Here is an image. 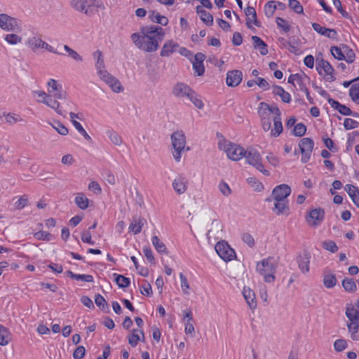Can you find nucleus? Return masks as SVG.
<instances>
[{"label":"nucleus","mask_w":359,"mask_h":359,"mask_svg":"<svg viewBox=\"0 0 359 359\" xmlns=\"http://www.w3.org/2000/svg\"><path fill=\"white\" fill-rule=\"evenodd\" d=\"M276 268L277 262L271 257L258 262L256 265L257 271L264 277V281L266 283H273L275 280Z\"/></svg>","instance_id":"39448f33"},{"label":"nucleus","mask_w":359,"mask_h":359,"mask_svg":"<svg viewBox=\"0 0 359 359\" xmlns=\"http://www.w3.org/2000/svg\"><path fill=\"white\" fill-rule=\"evenodd\" d=\"M245 13L247 17L246 25L249 28L251 27V24H253L256 26H259V22L257 19L256 11L253 7L248 6L245 9Z\"/></svg>","instance_id":"c756f323"},{"label":"nucleus","mask_w":359,"mask_h":359,"mask_svg":"<svg viewBox=\"0 0 359 359\" xmlns=\"http://www.w3.org/2000/svg\"><path fill=\"white\" fill-rule=\"evenodd\" d=\"M93 57L96 60L95 68L99 77L108 73L105 67L102 53L100 50H96L93 53Z\"/></svg>","instance_id":"4be33fe9"},{"label":"nucleus","mask_w":359,"mask_h":359,"mask_svg":"<svg viewBox=\"0 0 359 359\" xmlns=\"http://www.w3.org/2000/svg\"><path fill=\"white\" fill-rule=\"evenodd\" d=\"M344 126L346 130H351L359 126V123L352 118H346L344 121Z\"/></svg>","instance_id":"0e129e2a"},{"label":"nucleus","mask_w":359,"mask_h":359,"mask_svg":"<svg viewBox=\"0 0 359 359\" xmlns=\"http://www.w3.org/2000/svg\"><path fill=\"white\" fill-rule=\"evenodd\" d=\"M351 100L359 104V83H353L349 90Z\"/></svg>","instance_id":"8fccbe9b"},{"label":"nucleus","mask_w":359,"mask_h":359,"mask_svg":"<svg viewBox=\"0 0 359 359\" xmlns=\"http://www.w3.org/2000/svg\"><path fill=\"white\" fill-rule=\"evenodd\" d=\"M328 102L332 106V108L337 109L340 114L345 116L352 114L351 110L348 107L341 104L339 102L330 98L328 100Z\"/></svg>","instance_id":"473e14b6"},{"label":"nucleus","mask_w":359,"mask_h":359,"mask_svg":"<svg viewBox=\"0 0 359 359\" xmlns=\"http://www.w3.org/2000/svg\"><path fill=\"white\" fill-rule=\"evenodd\" d=\"M51 126L61 135L66 136L69 133V130L60 121H55L50 124Z\"/></svg>","instance_id":"de8ad7c7"},{"label":"nucleus","mask_w":359,"mask_h":359,"mask_svg":"<svg viewBox=\"0 0 359 359\" xmlns=\"http://www.w3.org/2000/svg\"><path fill=\"white\" fill-rule=\"evenodd\" d=\"M189 100L194 104L197 109H202L204 107V104L200 96L198 95L194 91L189 97Z\"/></svg>","instance_id":"3c124183"},{"label":"nucleus","mask_w":359,"mask_h":359,"mask_svg":"<svg viewBox=\"0 0 359 359\" xmlns=\"http://www.w3.org/2000/svg\"><path fill=\"white\" fill-rule=\"evenodd\" d=\"M27 45L34 52L39 49H45L50 53L58 54L57 51L51 45L42 39L41 34H36L29 37L27 41Z\"/></svg>","instance_id":"1a4fd4ad"},{"label":"nucleus","mask_w":359,"mask_h":359,"mask_svg":"<svg viewBox=\"0 0 359 359\" xmlns=\"http://www.w3.org/2000/svg\"><path fill=\"white\" fill-rule=\"evenodd\" d=\"M74 202L79 209L84 210L89 207L90 200L83 193L79 192L76 194Z\"/></svg>","instance_id":"2f4dec72"},{"label":"nucleus","mask_w":359,"mask_h":359,"mask_svg":"<svg viewBox=\"0 0 359 359\" xmlns=\"http://www.w3.org/2000/svg\"><path fill=\"white\" fill-rule=\"evenodd\" d=\"M218 149L224 152L229 159L233 161L241 160L245 154V149L227 140L223 136H220L219 138Z\"/></svg>","instance_id":"20e7f679"},{"label":"nucleus","mask_w":359,"mask_h":359,"mask_svg":"<svg viewBox=\"0 0 359 359\" xmlns=\"http://www.w3.org/2000/svg\"><path fill=\"white\" fill-rule=\"evenodd\" d=\"M266 159L267 162L272 165L273 167H278L280 163V160L278 157L274 155L272 152H268L266 156Z\"/></svg>","instance_id":"052dcab7"},{"label":"nucleus","mask_w":359,"mask_h":359,"mask_svg":"<svg viewBox=\"0 0 359 359\" xmlns=\"http://www.w3.org/2000/svg\"><path fill=\"white\" fill-rule=\"evenodd\" d=\"M149 18L153 22H156L163 26H166L168 23V19L165 16L161 15L158 13H155L154 11L151 15H149Z\"/></svg>","instance_id":"c03bdc74"},{"label":"nucleus","mask_w":359,"mask_h":359,"mask_svg":"<svg viewBox=\"0 0 359 359\" xmlns=\"http://www.w3.org/2000/svg\"><path fill=\"white\" fill-rule=\"evenodd\" d=\"M258 114L261 118L263 130L270 131L272 137H278L283 132L280 111L276 106H270L265 102H260Z\"/></svg>","instance_id":"7ed1b4c3"},{"label":"nucleus","mask_w":359,"mask_h":359,"mask_svg":"<svg viewBox=\"0 0 359 359\" xmlns=\"http://www.w3.org/2000/svg\"><path fill=\"white\" fill-rule=\"evenodd\" d=\"M194 90L187 84L179 82L172 88V93L177 98H187L191 96Z\"/></svg>","instance_id":"2eb2a0df"},{"label":"nucleus","mask_w":359,"mask_h":359,"mask_svg":"<svg viewBox=\"0 0 359 359\" xmlns=\"http://www.w3.org/2000/svg\"><path fill=\"white\" fill-rule=\"evenodd\" d=\"M243 78V73L239 70L229 71L226 74V82L227 86L235 87L238 86Z\"/></svg>","instance_id":"5701e85b"},{"label":"nucleus","mask_w":359,"mask_h":359,"mask_svg":"<svg viewBox=\"0 0 359 359\" xmlns=\"http://www.w3.org/2000/svg\"><path fill=\"white\" fill-rule=\"evenodd\" d=\"M291 194V188L290 186L285 184L276 186L271 194V198H267L266 201L270 200H279V201H288L287 197Z\"/></svg>","instance_id":"ddd939ff"},{"label":"nucleus","mask_w":359,"mask_h":359,"mask_svg":"<svg viewBox=\"0 0 359 359\" xmlns=\"http://www.w3.org/2000/svg\"><path fill=\"white\" fill-rule=\"evenodd\" d=\"M331 53L332 55L337 60H344V46L341 48H339L337 46H332L331 48Z\"/></svg>","instance_id":"6e6d98bb"},{"label":"nucleus","mask_w":359,"mask_h":359,"mask_svg":"<svg viewBox=\"0 0 359 359\" xmlns=\"http://www.w3.org/2000/svg\"><path fill=\"white\" fill-rule=\"evenodd\" d=\"M172 187L178 195H182L188 189V181L185 177H177L172 181Z\"/></svg>","instance_id":"393cba45"},{"label":"nucleus","mask_w":359,"mask_h":359,"mask_svg":"<svg viewBox=\"0 0 359 359\" xmlns=\"http://www.w3.org/2000/svg\"><path fill=\"white\" fill-rule=\"evenodd\" d=\"M29 198L27 195H22L18 198L15 203V208L17 210H22L27 205Z\"/></svg>","instance_id":"864d4df0"},{"label":"nucleus","mask_w":359,"mask_h":359,"mask_svg":"<svg viewBox=\"0 0 359 359\" xmlns=\"http://www.w3.org/2000/svg\"><path fill=\"white\" fill-rule=\"evenodd\" d=\"M114 276H116V278H115L116 283L118 285V287L124 288L129 285V284H130L129 278H126L122 275H118L116 273H114Z\"/></svg>","instance_id":"5fc2aeb1"},{"label":"nucleus","mask_w":359,"mask_h":359,"mask_svg":"<svg viewBox=\"0 0 359 359\" xmlns=\"http://www.w3.org/2000/svg\"><path fill=\"white\" fill-rule=\"evenodd\" d=\"M245 162L259 170L263 175L269 176L270 172L264 168L262 157L260 153L255 148L250 147L245 149L244 157Z\"/></svg>","instance_id":"0eeeda50"},{"label":"nucleus","mask_w":359,"mask_h":359,"mask_svg":"<svg viewBox=\"0 0 359 359\" xmlns=\"http://www.w3.org/2000/svg\"><path fill=\"white\" fill-rule=\"evenodd\" d=\"M164 36L162 27L150 25L141 27L139 32L131 34L130 39L137 48L146 53H154L158 49Z\"/></svg>","instance_id":"f03ea898"},{"label":"nucleus","mask_w":359,"mask_h":359,"mask_svg":"<svg viewBox=\"0 0 359 359\" xmlns=\"http://www.w3.org/2000/svg\"><path fill=\"white\" fill-rule=\"evenodd\" d=\"M114 93H118L123 91L124 88L120 81L110 74L109 72L100 77Z\"/></svg>","instance_id":"dca6fc26"},{"label":"nucleus","mask_w":359,"mask_h":359,"mask_svg":"<svg viewBox=\"0 0 359 359\" xmlns=\"http://www.w3.org/2000/svg\"><path fill=\"white\" fill-rule=\"evenodd\" d=\"M107 136L111 142L116 146H121L123 144V139L121 136L116 132L109 130L107 132Z\"/></svg>","instance_id":"a19ab883"},{"label":"nucleus","mask_w":359,"mask_h":359,"mask_svg":"<svg viewBox=\"0 0 359 359\" xmlns=\"http://www.w3.org/2000/svg\"><path fill=\"white\" fill-rule=\"evenodd\" d=\"M317 69L320 74H323L322 71L324 72L323 76L327 81H332L334 80V69L327 61L321 60L318 63Z\"/></svg>","instance_id":"a211bd4d"},{"label":"nucleus","mask_w":359,"mask_h":359,"mask_svg":"<svg viewBox=\"0 0 359 359\" xmlns=\"http://www.w3.org/2000/svg\"><path fill=\"white\" fill-rule=\"evenodd\" d=\"M252 40L254 48L258 49L262 55H266L268 53L266 44L259 37L253 36Z\"/></svg>","instance_id":"c9c22d12"},{"label":"nucleus","mask_w":359,"mask_h":359,"mask_svg":"<svg viewBox=\"0 0 359 359\" xmlns=\"http://www.w3.org/2000/svg\"><path fill=\"white\" fill-rule=\"evenodd\" d=\"M247 182L255 191H261L264 189V185L256 177H248L247 179Z\"/></svg>","instance_id":"49530a36"},{"label":"nucleus","mask_w":359,"mask_h":359,"mask_svg":"<svg viewBox=\"0 0 359 359\" xmlns=\"http://www.w3.org/2000/svg\"><path fill=\"white\" fill-rule=\"evenodd\" d=\"M47 87V93L43 90L34 92L36 102L45 104L58 115L65 117L67 109H72L74 105L67 92L63 89L62 85L54 79L48 81Z\"/></svg>","instance_id":"f257e3e1"},{"label":"nucleus","mask_w":359,"mask_h":359,"mask_svg":"<svg viewBox=\"0 0 359 359\" xmlns=\"http://www.w3.org/2000/svg\"><path fill=\"white\" fill-rule=\"evenodd\" d=\"M222 231L223 224L222 221L218 218L213 219L206 234L208 241L210 242L219 238L222 236Z\"/></svg>","instance_id":"f8f14e48"},{"label":"nucleus","mask_w":359,"mask_h":359,"mask_svg":"<svg viewBox=\"0 0 359 359\" xmlns=\"http://www.w3.org/2000/svg\"><path fill=\"white\" fill-rule=\"evenodd\" d=\"M342 285L347 292H353L356 290V285L351 278H344L342 281Z\"/></svg>","instance_id":"603ef678"},{"label":"nucleus","mask_w":359,"mask_h":359,"mask_svg":"<svg viewBox=\"0 0 359 359\" xmlns=\"http://www.w3.org/2000/svg\"><path fill=\"white\" fill-rule=\"evenodd\" d=\"M337 278L332 273H326L323 277V284L327 288H332L335 286Z\"/></svg>","instance_id":"a18cd8bd"},{"label":"nucleus","mask_w":359,"mask_h":359,"mask_svg":"<svg viewBox=\"0 0 359 359\" xmlns=\"http://www.w3.org/2000/svg\"><path fill=\"white\" fill-rule=\"evenodd\" d=\"M348 346L347 341L343 339H337L334 342V348L337 352H341L345 350Z\"/></svg>","instance_id":"bf43d9fd"},{"label":"nucleus","mask_w":359,"mask_h":359,"mask_svg":"<svg viewBox=\"0 0 359 359\" xmlns=\"http://www.w3.org/2000/svg\"><path fill=\"white\" fill-rule=\"evenodd\" d=\"M273 93L275 95L280 97L281 100L284 102L289 103L291 100V97H290V93L285 91L282 87L273 86Z\"/></svg>","instance_id":"4c0bfd02"},{"label":"nucleus","mask_w":359,"mask_h":359,"mask_svg":"<svg viewBox=\"0 0 359 359\" xmlns=\"http://www.w3.org/2000/svg\"><path fill=\"white\" fill-rule=\"evenodd\" d=\"M323 247L326 250H328L331 252H336L338 250V247L336 243L332 241H327L323 243Z\"/></svg>","instance_id":"338daca9"},{"label":"nucleus","mask_w":359,"mask_h":359,"mask_svg":"<svg viewBox=\"0 0 359 359\" xmlns=\"http://www.w3.org/2000/svg\"><path fill=\"white\" fill-rule=\"evenodd\" d=\"M11 334L9 330L0 325V345L1 346H6L11 341Z\"/></svg>","instance_id":"e433bc0d"},{"label":"nucleus","mask_w":359,"mask_h":359,"mask_svg":"<svg viewBox=\"0 0 359 359\" xmlns=\"http://www.w3.org/2000/svg\"><path fill=\"white\" fill-rule=\"evenodd\" d=\"M4 41L9 46H15L22 43L23 38L22 36L11 32L4 36Z\"/></svg>","instance_id":"cd10ccee"},{"label":"nucleus","mask_w":359,"mask_h":359,"mask_svg":"<svg viewBox=\"0 0 359 359\" xmlns=\"http://www.w3.org/2000/svg\"><path fill=\"white\" fill-rule=\"evenodd\" d=\"M324 215L325 212L323 209H314L309 212V216L306 217V221L309 225L312 226H317L323 220Z\"/></svg>","instance_id":"6ab92c4d"},{"label":"nucleus","mask_w":359,"mask_h":359,"mask_svg":"<svg viewBox=\"0 0 359 359\" xmlns=\"http://www.w3.org/2000/svg\"><path fill=\"white\" fill-rule=\"evenodd\" d=\"M0 29L6 32L20 30V21L7 13H0Z\"/></svg>","instance_id":"9d476101"},{"label":"nucleus","mask_w":359,"mask_h":359,"mask_svg":"<svg viewBox=\"0 0 359 359\" xmlns=\"http://www.w3.org/2000/svg\"><path fill=\"white\" fill-rule=\"evenodd\" d=\"M128 339L129 344L133 347H135L139 341H145V336L142 329H133Z\"/></svg>","instance_id":"b1692460"},{"label":"nucleus","mask_w":359,"mask_h":359,"mask_svg":"<svg viewBox=\"0 0 359 359\" xmlns=\"http://www.w3.org/2000/svg\"><path fill=\"white\" fill-rule=\"evenodd\" d=\"M269 201L273 202V208H272V211L276 215L288 216L290 215V207L288 201L270 200Z\"/></svg>","instance_id":"f3484780"},{"label":"nucleus","mask_w":359,"mask_h":359,"mask_svg":"<svg viewBox=\"0 0 359 359\" xmlns=\"http://www.w3.org/2000/svg\"><path fill=\"white\" fill-rule=\"evenodd\" d=\"M306 131V128L303 123H297L294 129L293 134L297 137L303 136Z\"/></svg>","instance_id":"69168bd1"},{"label":"nucleus","mask_w":359,"mask_h":359,"mask_svg":"<svg viewBox=\"0 0 359 359\" xmlns=\"http://www.w3.org/2000/svg\"><path fill=\"white\" fill-rule=\"evenodd\" d=\"M146 222V219L140 216L133 217L128 226L129 232L134 235L140 233Z\"/></svg>","instance_id":"412c9836"},{"label":"nucleus","mask_w":359,"mask_h":359,"mask_svg":"<svg viewBox=\"0 0 359 359\" xmlns=\"http://www.w3.org/2000/svg\"><path fill=\"white\" fill-rule=\"evenodd\" d=\"M218 189L224 197H229L232 194L231 189L224 181H221L218 184Z\"/></svg>","instance_id":"09e8293b"},{"label":"nucleus","mask_w":359,"mask_h":359,"mask_svg":"<svg viewBox=\"0 0 359 359\" xmlns=\"http://www.w3.org/2000/svg\"><path fill=\"white\" fill-rule=\"evenodd\" d=\"M215 249L219 257L224 262L231 261L236 257L234 250L224 241L217 242Z\"/></svg>","instance_id":"9b49d317"},{"label":"nucleus","mask_w":359,"mask_h":359,"mask_svg":"<svg viewBox=\"0 0 359 359\" xmlns=\"http://www.w3.org/2000/svg\"><path fill=\"white\" fill-rule=\"evenodd\" d=\"M180 279L181 283V288L184 294H189V290L190 289V286L189 284V282L187 280V278L186 276L182 273H180Z\"/></svg>","instance_id":"4d7b16f0"},{"label":"nucleus","mask_w":359,"mask_h":359,"mask_svg":"<svg viewBox=\"0 0 359 359\" xmlns=\"http://www.w3.org/2000/svg\"><path fill=\"white\" fill-rule=\"evenodd\" d=\"M344 60L348 63L353 62L355 60V53L346 46H344Z\"/></svg>","instance_id":"13d9d810"},{"label":"nucleus","mask_w":359,"mask_h":359,"mask_svg":"<svg viewBox=\"0 0 359 359\" xmlns=\"http://www.w3.org/2000/svg\"><path fill=\"white\" fill-rule=\"evenodd\" d=\"M345 190L351 198L353 203L359 207V191L358 188L352 184H346L345 186Z\"/></svg>","instance_id":"f704fd0d"},{"label":"nucleus","mask_w":359,"mask_h":359,"mask_svg":"<svg viewBox=\"0 0 359 359\" xmlns=\"http://www.w3.org/2000/svg\"><path fill=\"white\" fill-rule=\"evenodd\" d=\"M312 27L316 32L329 39H336L337 37V33L334 29L322 27L320 25L316 22L312 24Z\"/></svg>","instance_id":"a878e982"},{"label":"nucleus","mask_w":359,"mask_h":359,"mask_svg":"<svg viewBox=\"0 0 359 359\" xmlns=\"http://www.w3.org/2000/svg\"><path fill=\"white\" fill-rule=\"evenodd\" d=\"M70 5L75 11L91 16L94 14V8L99 7L97 0H71Z\"/></svg>","instance_id":"6e6552de"},{"label":"nucleus","mask_w":359,"mask_h":359,"mask_svg":"<svg viewBox=\"0 0 359 359\" xmlns=\"http://www.w3.org/2000/svg\"><path fill=\"white\" fill-rule=\"evenodd\" d=\"M299 147L302 154V161L306 163L310 158L313 149V142L311 138L305 137L300 140Z\"/></svg>","instance_id":"4468645a"},{"label":"nucleus","mask_w":359,"mask_h":359,"mask_svg":"<svg viewBox=\"0 0 359 359\" xmlns=\"http://www.w3.org/2000/svg\"><path fill=\"white\" fill-rule=\"evenodd\" d=\"M151 243L154 246L155 249L160 253L167 254V248L165 245L161 241V240L156 236H154L151 238Z\"/></svg>","instance_id":"ea45409f"},{"label":"nucleus","mask_w":359,"mask_h":359,"mask_svg":"<svg viewBox=\"0 0 359 359\" xmlns=\"http://www.w3.org/2000/svg\"><path fill=\"white\" fill-rule=\"evenodd\" d=\"M172 141V154L175 161L177 163L181 161L182 156L189 150L186 147V137L182 131H176L171 135Z\"/></svg>","instance_id":"423d86ee"},{"label":"nucleus","mask_w":359,"mask_h":359,"mask_svg":"<svg viewBox=\"0 0 359 359\" xmlns=\"http://www.w3.org/2000/svg\"><path fill=\"white\" fill-rule=\"evenodd\" d=\"M297 262L299 269L303 273L309 271L310 255L308 253H304L299 255Z\"/></svg>","instance_id":"7c9ffc66"},{"label":"nucleus","mask_w":359,"mask_h":359,"mask_svg":"<svg viewBox=\"0 0 359 359\" xmlns=\"http://www.w3.org/2000/svg\"><path fill=\"white\" fill-rule=\"evenodd\" d=\"M74 127L78 130V132L83 136V137L87 140H90L91 138L90 135L87 133L86 130L83 128V127L81 126V124L78 121H73L72 122Z\"/></svg>","instance_id":"e2e57ef3"},{"label":"nucleus","mask_w":359,"mask_h":359,"mask_svg":"<svg viewBox=\"0 0 359 359\" xmlns=\"http://www.w3.org/2000/svg\"><path fill=\"white\" fill-rule=\"evenodd\" d=\"M178 48V43L172 39L168 40L163 45L160 52V55L161 57H169L174 53H176Z\"/></svg>","instance_id":"aec40b11"},{"label":"nucleus","mask_w":359,"mask_h":359,"mask_svg":"<svg viewBox=\"0 0 359 359\" xmlns=\"http://www.w3.org/2000/svg\"><path fill=\"white\" fill-rule=\"evenodd\" d=\"M205 55L201 53H198L195 55L194 61L193 62V68L198 76H202L205 72L203 63Z\"/></svg>","instance_id":"bb28decb"},{"label":"nucleus","mask_w":359,"mask_h":359,"mask_svg":"<svg viewBox=\"0 0 359 359\" xmlns=\"http://www.w3.org/2000/svg\"><path fill=\"white\" fill-rule=\"evenodd\" d=\"M243 295L250 309H255L257 306V302L255 292L250 287H244L243 290Z\"/></svg>","instance_id":"c85d7f7f"},{"label":"nucleus","mask_w":359,"mask_h":359,"mask_svg":"<svg viewBox=\"0 0 359 359\" xmlns=\"http://www.w3.org/2000/svg\"><path fill=\"white\" fill-rule=\"evenodd\" d=\"M289 7L297 13H303V8L297 0H290Z\"/></svg>","instance_id":"774afa93"},{"label":"nucleus","mask_w":359,"mask_h":359,"mask_svg":"<svg viewBox=\"0 0 359 359\" xmlns=\"http://www.w3.org/2000/svg\"><path fill=\"white\" fill-rule=\"evenodd\" d=\"M351 338L354 341L359 340V323H347L346 324Z\"/></svg>","instance_id":"79ce46f5"},{"label":"nucleus","mask_w":359,"mask_h":359,"mask_svg":"<svg viewBox=\"0 0 359 359\" xmlns=\"http://www.w3.org/2000/svg\"><path fill=\"white\" fill-rule=\"evenodd\" d=\"M63 48L67 52L68 56L73 59L74 61L79 62H81L83 61L82 56L76 50L71 48L69 46L64 45Z\"/></svg>","instance_id":"37998d69"},{"label":"nucleus","mask_w":359,"mask_h":359,"mask_svg":"<svg viewBox=\"0 0 359 359\" xmlns=\"http://www.w3.org/2000/svg\"><path fill=\"white\" fill-rule=\"evenodd\" d=\"M196 12L198 14H201V20L206 25H212V23L213 22V18L210 13H208L205 11H204L202 6H198L196 7Z\"/></svg>","instance_id":"58836bf2"},{"label":"nucleus","mask_w":359,"mask_h":359,"mask_svg":"<svg viewBox=\"0 0 359 359\" xmlns=\"http://www.w3.org/2000/svg\"><path fill=\"white\" fill-rule=\"evenodd\" d=\"M276 10V2L273 1L268 2L264 6L265 14L268 17H271L273 15Z\"/></svg>","instance_id":"680f3d73"},{"label":"nucleus","mask_w":359,"mask_h":359,"mask_svg":"<svg viewBox=\"0 0 359 359\" xmlns=\"http://www.w3.org/2000/svg\"><path fill=\"white\" fill-rule=\"evenodd\" d=\"M346 316L348 319L347 323L359 324V311L353 306L346 308Z\"/></svg>","instance_id":"72a5a7b5"}]
</instances>
